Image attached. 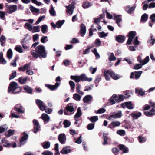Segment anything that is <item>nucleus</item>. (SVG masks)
Returning a JSON list of instances; mask_svg holds the SVG:
<instances>
[{
	"label": "nucleus",
	"mask_w": 155,
	"mask_h": 155,
	"mask_svg": "<svg viewBox=\"0 0 155 155\" xmlns=\"http://www.w3.org/2000/svg\"><path fill=\"white\" fill-rule=\"evenodd\" d=\"M31 54L33 57L36 58L38 57L45 58L47 57L45 48L41 45L37 46L35 49V50H33L31 51Z\"/></svg>",
	"instance_id": "f257e3e1"
},
{
	"label": "nucleus",
	"mask_w": 155,
	"mask_h": 155,
	"mask_svg": "<svg viewBox=\"0 0 155 155\" xmlns=\"http://www.w3.org/2000/svg\"><path fill=\"white\" fill-rule=\"evenodd\" d=\"M21 88L19 87L18 84L15 82H12L9 84L8 92H11L13 94H16L21 91Z\"/></svg>",
	"instance_id": "f03ea898"
},
{
	"label": "nucleus",
	"mask_w": 155,
	"mask_h": 155,
	"mask_svg": "<svg viewBox=\"0 0 155 155\" xmlns=\"http://www.w3.org/2000/svg\"><path fill=\"white\" fill-rule=\"evenodd\" d=\"M31 38L28 34H26L21 41V43L23 48L26 51L29 50L31 48V44L30 40Z\"/></svg>",
	"instance_id": "7ed1b4c3"
},
{
	"label": "nucleus",
	"mask_w": 155,
	"mask_h": 155,
	"mask_svg": "<svg viewBox=\"0 0 155 155\" xmlns=\"http://www.w3.org/2000/svg\"><path fill=\"white\" fill-rule=\"evenodd\" d=\"M5 5L7 12L9 14H12L17 10L18 7L16 5H9L7 4Z\"/></svg>",
	"instance_id": "20e7f679"
},
{
	"label": "nucleus",
	"mask_w": 155,
	"mask_h": 155,
	"mask_svg": "<svg viewBox=\"0 0 155 155\" xmlns=\"http://www.w3.org/2000/svg\"><path fill=\"white\" fill-rule=\"evenodd\" d=\"M136 34V32L134 31H130L129 33V35H127L128 37L127 44L131 45L133 39L135 37Z\"/></svg>",
	"instance_id": "39448f33"
},
{
	"label": "nucleus",
	"mask_w": 155,
	"mask_h": 155,
	"mask_svg": "<svg viewBox=\"0 0 155 155\" xmlns=\"http://www.w3.org/2000/svg\"><path fill=\"white\" fill-rule=\"evenodd\" d=\"M14 110L18 114H23L25 113L24 108L20 104H18L15 105L14 107Z\"/></svg>",
	"instance_id": "423d86ee"
},
{
	"label": "nucleus",
	"mask_w": 155,
	"mask_h": 155,
	"mask_svg": "<svg viewBox=\"0 0 155 155\" xmlns=\"http://www.w3.org/2000/svg\"><path fill=\"white\" fill-rule=\"evenodd\" d=\"M33 123L34 125V129L33 131L35 133H36L38 131L40 130V125L37 120H34Z\"/></svg>",
	"instance_id": "0eeeda50"
},
{
	"label": "nucleus",
	"mask_w": 155,
	"mask_h": 155,
	"mask_svg": "<svg viewBox=\"0 0 155 155\" xmlns=\"http://www.w3.org/2000/svg\"><path fill=\"white\" fill-rule=\"evenodd\" d=\"M35 102L40 109L42 111H44L45 106L43 102L39 99L36 100Z\"/></svg>",
	"instance_id": "6e6552de"
},
{
	"label": "nucleus",
	"mask_w": 155,
	"mask_h": 155,
	"mask_svg": "<svg viewBox=\"0 0 155 155\" xmlns=\"http://www.w3.org/2000/svg\"><path fill=\"white\" fill-rule=\"evenodd\" d=\"M121 106L124 108L126 107L129 109H132L134 108V105L130 101L122 103L121 104Z\"/></svg>",
	"instance_id": "1a4fd4ad"
},
{
	"label": "nucleus",
	"mask_w": 155,
	"mask_h": 155,
	"mask_svg": "<svg viewBox=\"0 0 155 155\" xmlns=\"http://www.w3.org/2000/svg\"><path fill=\"white\" fill-rule=\"evenodd\" d=\"M58 139L61 144H64L65 143L66 140V138L64 134H60L58 136Z\"/></svg>",
	"instance_id": "9d476101"
},
{
	"label": "nucleus",
	"mask_w": 155,
	"mask_h": 155,
	"mask_svg": "<svg viewBox=\"0 0 155 155\" xmlns=\"http://www.w3.org/2000/svg\"><path fill=\"white\" fill-rule=\"evenodd\" d=\"M149 60V56H147L146 57L144 60H142L141 57L140 56H139L137 58V61L140 63L142 64V65H144L147 63Z\"/></svg>",
	"instance_id": "9b49d317"
},
{
	"label": "nucleus",
	"mask_w": 155,
	"mask_h": 155,
	"mask_svg": "<svg viewBox=\"0 0 155 155\" xmlns=\"http://www.w3.org/2000/svg\"><path fill=\"white\" fill-rule=\"evenodd\" d=\"M80 107H78L77 110V113L74 116V119L75 121H78L79 120V118L82 115Z\"/></svg>",
	"instance_id": "f8f14e48"
},
{
	"label": "nucleus",
	"mask_w": 155,
	"mask_h": 155,
	"mask_svg": "<svg viewBox=\"0 0 155 155\" xmlns=\"http://www.w3.org/2000/svg\"><path fill=\"white\" fill-rule=\"evenodd\" d=\"M71 151V147L69 146L64 147L60 151L61 153L63 154H67L70 153Z\"/></svg>",
	"instance_id": "ddd939ff"
},
{
	"label": "nucleus",
	"mask_w": 155,
	"mask_h": 155,
	"mask_svg": "<svg viewBox=\"0 0 155 155\" xmlns=\"http://www.w3.org/2000/svg\"><path fill=\"white\" fill-rule=\"evenodd\" d=\"M66 7L67 8L66 12L70 15L72 14L75 8L74 5L71 3V4H70L68 6H66Z\"/></svg>",
	"instance_id": "4468645a"
},
{
	"label": "nucleus",
	"mask_w": 155,
	"mask_h": 155,
	"mask_svg": "<svg viewBox=\"0 0 155 155\" xmlns=\"http://www.w3.org/2000/svg\"><path fill=\"white\" fill-rule=\"evenodd\" d=\"M23 134L24 135L22 137L20 140V147L26 143L25 141L27 140L28 137V135L26 134L25 132H24Z\"/></svg>",
	"instance_id": "2eb2a0df"
},
{
	"label": "nucleus",
	"mask_w": 155,
	"mask_h": 155,
	"mask_svg": "<svg viewBox=\"0 0 155 155\" xmlns=\"http://www.w3.org/2000/svg\"><path fill=\"white\" fill-rule=\"evenodd\" d=\"M60 83L57 82L54 85H52L49 84H46L45 86L47 87L51 90L53 91L56 89L60 85Z\"/></svg>",
	"instance_id": "dca6fc26"
},
{
	"label": "nucleus",
	"mask_w": 155,
	"mask_h": 155,
	"mask_svg": "<svg viewBox=\"0 0 155 155\" xmlns=\"http://www.w3.org/2000/svg\"><path fill=\"white\" fill-rule=\"evenodd\" d=\"M41 118L43 120L45 124H46L50 121L49 116L45 113L42 114Z\"/></svg>",
	"instance_id": "f3484780"
},
{
	"label": "nucleus",
	"mask_w": 155,
	"mask_h": 155,
	"mask_svg": "<svg viewBox=\"0 0 155 155\" xmlns=\"http://www.w3.org/2000/svg\"><path fill=\"white\" fill-rule=\"evenodd\" d=\"M125 37L122 35H119L115 36L116 40L119 43H122L125 41Z\"/></svg>",
	"instance_id": "a211bd4d"
},
{
	"label": "nucleus",
	"mask_w": 155,
	"mask_h": 155,
	"mask_svg": "<svg viewBox=\"0 0 155 155\" xmlns=\"http://www.w3.org/2000/svg\"><path fill=\"white\" fill-rule=\"evenodd\" d=\"M120 125V122L119 121H113L108 125V127L113 129L116 127H118Z\"/></svg>",
	"instance_id": "6ab92c4d"
},
{
	"label": "nucleus",
	"mask_w": 155,
	"mask_h": 155,
	"mask_svg": "<svg viewBox=\"0 0 155 155\" xmlns=\"http://www.w3.org/2000/svg\"><path fill=\"white\" fill-rule=\"evenodd\" d=\"M122 112L121 111H119L115 114L110 116L109 117V119H111V118H120L122 116Z\"/></svg>",
	"instance_id": "aec40b11"
},
{
	"label": "nucleus",
	"mask_w": 155,
	"mask_h": 155,
	"mask_svg": "<svg viewBox=\"0 0 155 155\" xmlns=\"http://www.w3.org/2000/svg\"><path fill=\"white\" fill-rule=\"evenodd\" d=\"M80 78L81 79V81H87L89 82H91L92 80V78H88L86 76V75L84 74H82L80 76Z\"/></svg>",
	"instance_id": "412c9836"
},
{
	"label": "nucleus",
	"mask_w": 155,
	"mask_h": 155,
	"mask_svg": "<svg viewBox=\"0 0 155 155\" xmlns=\"http://www.w3.org/2000/svg\"><path fill=\"white\" fill-rule=\"evenodd\" d=\"M114 19L115 20L116 23L120 27L121 25L120 24V22L122 20L121 16L120 15H116L115 14L114 15Z\"/></svg>",
	"instance_id": "4be33fe9"
},
{
	"label": "nucleus",
	"mask_w": 155,
	"mask_h": 155,
	"mask_svg": "<svg viewBox=\"0 0 155 155\" xmlns=\"http://www.w3.org/2000/svg\"><path fill=\"white\" fill-rule=\"evenodd\" d=\"M92 99V96L90 95H88L85 96L83 99V101L85 103L89 104V102H91Z\"/></svg>",
	"instance_id": "5701e85b"
},
{
	"label": "nucleus",
	"mask_w": 155,
	"mask_h": 155,
	"mask_svg": "<svg viewBox=\"0 0 155 155\" xmlns=\"http://www.w3.org/2000/svg\"><path fill=\"white\" fill-rule=\"evenodd\" d=\"M86 32V27L84 25L82 24L81 26V29L80 33L81 35L83 36L85 34Z\"/></svg>",
	"instance_id": "b1692460"
},
{
	"label": "nucleus",
	"mask_w": 155,
	"mask_h": 155,
	"mask_svg": "<svg viewBox=\"0 0 155 155\" xmlns=\"http://www.w3.org/2000/svg\"><path fill=\"white\" fill-rule=\"evenodd\" d=\"M155 107L152 108L149 112H145L144 114L146 115L148 117L151 116L155 114Z\"/></svg>",
	"instance_id": "393cba45"
},
{
	"label": "nucleus",
	"mask_w": 155,
	"mask_h": 155,
	"mask_svg": "<svg viewBox=\"0 0 155 155\" xmlns=\"http://www.w3.org/2000/svg\"><path fill=\"white\" fill-rule=\"evenodd\" d=\"M93 4L88 1H85L83 2L82 6L84 9L88 8L92 6Z\"/></svg>",
	"instance_id": "a878e982"
},
{
	"label": "nucleus",
	"mask_w": 155,
	"mask_h": 155,
	"mask_svg": "<svg viewBox=\"0 0 155 155\" xmlns=\"http://www.w3.org/2000/svg\"><path fill=\"white\" fill-rule=\"evenodd\" d=\"M116 95L113 94L109 99L110 103L112 105L114 104L117 102Z\"/></svg>",
	"instance_id": "bb28decb"
},
{
	"label": "nucleus",
	"mask_w": 155,
	"mask_h": 155,
	"mask_svg": "<svg viewBox=\"0 0 155 155\" xmlns=\"http://www.w3.org/2000/svg\"><path fill=\"white\" fill-rule=\"evenodd\" d=\"M120 150L123 151V153H126L128 152V149L123 145L120 144L119 145Z\"/></svg>",
	"instance_id": "cd10ccee"
},
{
	"label": "nucleus",
	"mask_w": 155,
	"mask_h": 155,
	"mask_svg": "<svg viewBox=\"0 0 155 155\" xmlns=\"http://www.w3.org/2000/svg\"><path fill=\"white\" fill-rule=\"evenodd\" d=\"M134 6L130 7V6L127 5L126 6V8L125 9L126 11L128 13L130 14L131 13V12L134 11L136 7V6L135 5H134Z\"/></svg>",
	"instance_id": "c85d7f7f"
},
{
	"label": "nucleus",
	"mask_w": 155,
	"mask_h": 155,
	"mask_svg": "<svg viewBox=\"0 0 155 155\" xmlns=\"http://www.w3.org/2000/svg\"><path fill=\"white\" fill-rule=\"evenodd\" d=\"M104 75L107 81H109L110 79L109 76H110V71L109 70H105L104 72Z\"/></svg>",
	"instance_id": "c756f323"
},
{
	"label": "nucleus",
	"mask_w": 155,
	"mask_h": 155,
	"mask_svg": "<svg viewBox=\"0 0 155 155\" xmlns=\"http://www.w3.org/2000/svg\"><path fill=\"white\" fill-rule=\"evenodd\" d=\"M135 92L136 93L139 94L140 96H143L145 95V92L143 91L142 88H140L137 89L136 88L135 89Z\"/></svg>",
	"instance_id": "7c9ffc66"
},
{
	"label": "nucleus",
	"mask_w": 155,
	"mask_h": 155,
	"mask_svg": "<svg viewBox=\"0 0 155 155\" xmlns=\"http://www.w3.org/2000/svg\"><path fill=\"white\" fill-rule=\"evenodd\" d=\"M130 97V95H129L126 97L124 96V95H119L118 96H116V97L117 98V102H119L123 101L125 98L126 97Z\"/></svg>",
	"instance_id": "2f4dec72"
},
{
	"label": "nucleus",
	"mask_w": 155,
	"mask_h": 155,
	"mask_svg": "<svg viewBox=\"0 0 155 155\" xmlns=\"http://www.w3.org/2000/svg\"><path fill=\"white\" fill-rule=\"evenodd\" d=\"M134 119H137L141 115V113L140 112L132 113L130 114Z\"/></svg>",
	"instance_id": "473e14b6"
},
{
	"label": "nucleus",
	"mask_w": 155,
	"mask_h": 155,
	"mask_svg": "<svg viewBox=\"0 0 155 155\" xmlns=\"http://www.w3.org/2000/svg\"><path fill=\"white\" fill-rule=\"evenodd\" d=\"M51 143L50 142L45 141L42 144V146L44 149H48L50 147Z\"/></svg>",
	"instance_id": "72a5a7b5"
},
{
	"label": "nucleus",
	"mask_w": 155,
	"mask_h": 155,
	"mask_svg": "<svg viewBox=\"0 0 155 155\" xmlns=\"http://www.w3.org/2000/svg\"><path fill=\"white\" fill-rule=\"evenodd\" d=\"M6 41V38L3 35H1L0 38V43L1 45L2 46H4V44Z\"/></svg>",
	"instance_id": "f704fd0d"
},
{
	"label": "nucleus",
	"mask_w": 155,
	"mask_h": 155,
	"mask_svg": "<svg viewBox=\"0 0 155 155\" xmlns=\"http://www.w3.org/2000/svg\"><path fill=\"white\" fill-rule=\"evenodd\" d=\"M24 89L26 91V92L28 94H31L32 90L31 88L28 85H26L23 87Z\"/></svg>",
	"instance_id": "c9c22d12"
},
{
	"label": "nucleus",
	"mask_w": 155,
	"mask_h": 155,
	"mask_svg": "<svg viewBox=\"0 0 155 155\" xmlns=\"http://www.w3.org/2000/svg\"><path fill=\"white\" fill-rule=\"evenodd\" d=\"M110 76L114 79V80H117L121 77L119 75L115 74L114 72H113L111 71Z\"/></svg>",
	"instance_id": "e433bc0d"
},
{
	"label": "nucleus",
	"mask_w": 155,
	"mask_h": 155,
	"mask_svg": "<svg viewBox=\"0 0 155 155\" xmlns=\"http://www.w3.org/2000/svg\"><path fill=\"white\" fill-rule=\"evenodd\" d=\"M71 79L74 80L75 81L78 83L81 81L80 76H73L71 75L70 77Z\"/></svg>",
	"instance_id": "4c0bfd02"
},
{
	"label": "nucleus",
	"mask_w": 155,
	"mask_h": 155,
	"mask_svg": "<svg viewBox=\"0 0 155 155\" xmlns=\"http://www.w3.org/2000/svg\"><path fill=\"white\" fill-rule=\"evenodd\" d=\"M87 118L92 123H94L98 120V117L97 116H95L91 117H88Z\"/></svg>",
	"instance_id": "58836bf2"
},
{
	"label": "nucleus",
	"mask_w": 155,
	"mask_h": 155,
	"mask_svg": "<svg viewBox=\"0 0 155 155\" xmlns=\"http://www.w3.org/2000/svg\"><path fill=\"white\" fill-rule=\"evenodd\" d=\"M103 138L104 140V142L103 143V145H105L106 144H107V141L108 140H111L110 139L108 138L107 137V134L105 133H104L103 135Z\"/></svg>",
	"instance_id": "ea45409f"
},
{
	"label": "nucleus",
	"mask_w": 155,
	"mask_h": 155,
	"mask_svg": "<svg viewBox=\"0 0 155 155\" xmlns=\"http://www.w3.org/2000/svg\"><path fill=\"white\" fill-rule=\"evenodd\" d=\"M139 142L140 143H143L145 142L147 140L146 138L143 136H139L138 137Z\"/></svg>",
	"instance_id": "a19ab883"
},
{
	"label": "nucleus",
	"mask_w": 155,
	"mask_h": 155,
	"mask_svg": "<svg viewBox=\"0 0 155 155\" xmlns=\"http://www.w3.org/2000/svg\"><path fill=\"white\" fill-rule=\"evenodd\" d=\"M8 129V127L6 124L0 126V133L5 131Z\"/></svg>",
	"instance_id": "79ce46f5"
},
{
	"label": "nucleus",
	"mask_w": 155,
	"mask_h": 155,
	"mask_svg": "<svg viewBox=\"0 0 155 155\" xmlns=\"http://www.w3.org/2000/svg\"><path fill=\"white\" fill-rule=\"evenodd\" d=\"M66 109L67 111L72 112L74 110V108L73 106L71 105V104H68L66 107Z\"/></svg>",
	"instance_id": "37998d69"
},
{
	"label": "nucleus",
	"mask_w": 155,
	"mask_h": 155,
	"mask_svg": "<svg viewBox=\"0 0 155 155\" xmlns=\"http://www.w3.org/2000/svg\"><path fill=\"white\" fill-rule=\"evenodd\" d=\"M0 62L2 64H5L7 63V61L5 59L3 58V53L0 52Z\"/></svg>",
	"instance_id": "c03bdc74"
},
{
	"label": "nucleus",
	"mask_w": 155,
	"mask_h": 155,
	"mask_svg": "<svg viewBox=\"0 0 155 155\" xmlns=\"http://www.w3.org/2000/svg\"><path fill=\"white\" fill-rule=\"evenodd\" d=\"M14 130L10 129L5 133V135L6 137H9L13 134Z\"/></svg>",
	"instance_id": "a18cd8bd"
},
{
	"label": "nucleus",
	"mask_w": 155,
	"mask_h": 155,
	"mask_svg": "<svg viewBox=\"0 0 155 155\" xmlns=\"http://www.w3.org/2000/svg\"><path fill=\"white\" fill-rule=\"evenodd\" d=\"M69 84L71 87V91L72 92H73L74 91V89L75 87L74 83L72 81H69Z\"/></svg>",
	"instance_id": "49530a36"
},
{
	"label": "nucleus",
	"mask_w": 155,
	"mask_h": 155,
	"mask_svg": "<svg viewBox=\"0 0 155 155\" xmlns=\"http://www.w3.org/2000/svg\"><path fill=\"white\" fill-rule=\"evenodd\" d=\"M65 21L64 20H59L56 22L57 25V28H59L62 26L64 23Z\"/></svg>",
	"instance_id": "de8ad7c7"
},
{
	"label": "nucleus",
	"mask_w": 155,
	"mask_h": 155,
	"mask_svg": "<svg viewBox=\"0 0 155 155\" xmlns=\"http://www.w3.org/2000/svg\"><path fill=\"white\" fill-rule=\"evenodd\" d=\"M108 54L109 55H110L108 58L109 60L110 61H115L116 60V58L113 53H108Z\"/></svg>",
	"instance_id": "09e8293b"
},
{
	"label": "nucleus",
	"mask_w": 155,
	"mask_h": 155,
	"mask_svg": "<svg viewBox=\"0 0 155 155\" xmlns=\"http://www.w3.org/2000/svg\"><path fill=\"white\" fill-rule=\"evenodd\" d=\"M15 49L18 52L21 53L23 52L22 47L20 45H17L15 48Z\"/></svg>",
	"instance_id": "8fccbe9b"
},
{
	"label": "nucleus",
	"mask_w": 155,
	"mask_h": 155,
	"mask_svg": "<svg viewBox=\"0 0 155 155\" xmlns=\"http://www.w3.org/2000/svg\"><path fill=\"white\" fill-rule=\"evenodd\" d=\"M12 54L13 53L12 49H9L7 53V57L9 59H11L12 58Z\"/></svg>",
	"instance_id": "3c124183"
},
{
	"label": "nucleus",
	"mask_w": 155,
	"mask_h": 155,
	"mask_svg": "<svg viewBox=\"0 0 155 155\" xmlns=\"http://www.w3.org/2000/svg\"><path fill=\"white\" fill-rule=\"evenodd\" d=\"M25 26L26 27L25 28L29 31H32L33 29L32 25L28 23H26L25 24Z\"/></svg>",
	"instance_id": "603ef678"
},
{
	"label": "nucleus",
	"mask_w": 155,
	"mask_h": 155,
	"mask_svg": "<svg viewBox=\"0 0 155 155\" xmlns=\"http://www.w3.org/2000/svg\"><path fill=\"white\" fill-rule=\"evenodd\" d=\"M30 9L31 11L33 12H35L36 13H38L40 12L39 9L37 8L32 5L30 6Z\"/></svg>",
	"instance_id": "864d4df0"
},
{
	"label": "nucleus",
	"mask_w": 155,
	"mask_h": 155,
	"mask_svg": "<svg viewBox=\"0 0 155 155\" xmlns=\"http://www.w3.org/2000/svg\"><path fill=\"white\" fill-rule=\"evenodd\" d=\"M73 98L75 100L79 101L81 100V97L77 94H75L73 95Z\"/></svg>",
	"instance_id": "5fc2aeb1"
},
{
	"label": "nucleus",
	"mask_w": 155,
	"mask_h": 155,
	"mask_svg": "<svg viewBox=\"0 0 155 155\" xmlns=\"http://www.w3.org/2000/svg\"><path fill=\"white\" fill-rule=\"evenodd\" d=\"M142 73V71H135V78L136 79H138Z\"/></svg>",
	"instance_id": "6e6d98bb"
},
{
	"label": "nucleus",
	"mask_w": 155,
	"mask_h": 155,
	"mask_svg": "<svg viewBox=\"0 0 155 155\" xmlns=\"http://www.w3.org/2000/svg\"><path fill=\"white\" fill-rule=\"evenodd\" d=\"M81 86L80 85L78 84L77 87H76V92L78 93L79 94L83 95L84 94V93L80 90V88Z\"/></svg>",
	"instance_id": "4d7b16f0"
},
{
	"label": "nucleus",
	"mask_w": 155,
	"mask_h": 155,
	"mask_svg": "<svg viewBox=\"0 0 155 155\" xmlns=\"http://www.w3.org/2000/svg\"><path fill=\"white\" fill-rule=\"evenodd\" d=\"M27 81V79L26 78H22L21 77L19 78L18 79V81L21 84H25Z\"/></svg>",
	"instance_id": "13d9d810"
},
{
	"label": "nucleus",
	"mask_w": 155,
	"mask_h": 155,
	"mask_svg": "<svg viewBox=\"0 0 155 155\" xmlns=\"http://www.w3.org/2000/svg\"><path fill=\"white\" fill-rule=\"evenodd\" d=\"M108 33H105L104 32L102 31L98 33L99 36L101 38H103L107 37L108 35Z\"/></svg>",
	"instance_id": "bf43d9fd"
},
{
	"label": "nucleus",
	"mask_w": 155,
	"mask_h": 155,
	"mask_svg": "<svg viewBox=\"0 0 155 155\" xmlns=\"http://www.w3.org/2000/svg\"><path fill=\"white\" fill-rule=\"evenodd\" d=\"M148 18V15L146 13L144 14L141 16V21H146Z\"/></svg>",
	"instance_id": "052dcab7"
},
{
	"label": "nucleus",
	"mask_w": 155,
	"mask_h": 155,
	"mask_svg": "<svg viewBox=\"0 0 155 155\" xmlns=\"http://www.w3.org/2000/svg\"><path fill=\"white\" fill-rule=\"evenodd\" d=\"M96 58L97 59H99L100 58V56L99 53L97 51V49L96 48H94L92 50Z\"/></svg>",
	"instance_id": "680f3d73"
},
{
	"label": "nucleus",
	"mask_w": 155,
	"mask_h": 155,
	"mask_svg": "<svg viewBox=\"0 0 155 155\" xmlns=\"http://www.w3.org/2000/svg\"><path fill=\"white\" fill-rule=\"evenodd\" d=\"M117 133L121 136H124L125 135V131L123 130H120L117 131Z\"/></svg>",
	"instance_id": "e2e57ef3"
},
{
	"label": "nucleus",
	"mask_w": 155,
	"mask_h": 155,
	"mask_svg": "<svg viewBox=\"0 0 155 155\" xmlns=\"http://www.w3.org/2000/svg\"><path fill=\"white\" fill-rule=\"evenodd\" d=\"M41 31L43 33H45L47 32V26L45 25H44L41 26Z\"/></svg>",
	"instance_id": "0e129e2a"
},
{
	"label": "nucleus",
	"mask_w": 155,
	"mask_h": 155,
	"mask_svg": "<svg viewBox=\"0 0 155 155\" xmlns=\"http://www.w3.org/2000/svg\"><path fill=\"white\" fill-rule=\"evenodd\" d=\"M49 13L52 16H54L56 15L55 11L53 6L51 7V8L49 10Z\"/></svg>",
	"instance_id": "69168bd1"
},
{
	"label": "nucleus",
	"mask_w": 155,
	"mask_h": 155,
	"mask_svg": "<svg viewBox=\"0 0 155 155\" xmlns=\"http://www.w3.org/2000/svg\"><path fill=\"white\" fill-rule=\"evenodd\" d=\"M63 124L65 127H68L70 126L71 123L68 120H66L64 121Z\"/></svg>",
	"instance_id": "338daca9"
},
{
	"label": "nucleus",
	"mask_w": 155,
	"mask_h": 155,
	"mask_svg": "<svg viewBox=\"0 0 155 155\" xmlns=\"http://www.w3.org/2000/svg\"><path fill=\"white\" fill-rule=\"evenodd\" d=\"M42 154L43 155H53V153L49 151L46 150L43 152Z\"/></svg>",
	"instance_id": "774afa93"
}]
</instances>
